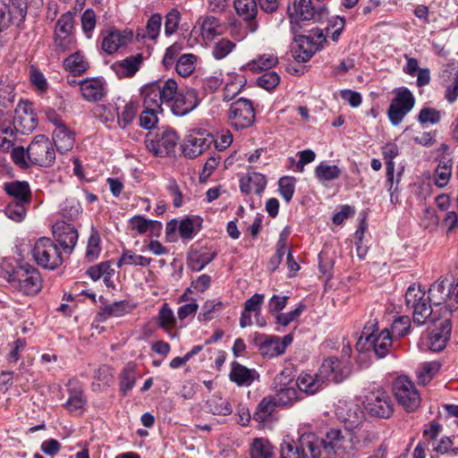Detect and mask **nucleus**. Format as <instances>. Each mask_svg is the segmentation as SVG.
Instances as JSON below:
<instances>
[{"label": "nucleus", "mask_w": 458, "mask_h": 458, "mask_svg": "<svg viewBox=\"0 0 458 458\" xmlns=\"http://www.w3.org/2000/svg\"><path fill=\"white\" fill-rule=\"evenodd\" d=\"M154 90L149 93L148 103L157 106V97L161 98L163 105L167 106L177 116H183L194 110L200 103L199 94L194 89L178 90V84L174 79L155 81Z\"/></svg>", "instance_id": "1"}, {"label": "nucleus", "mask_w": 458, "mask_h": 458, "mask_svg": "<svg viewBox=\"0 0 458 458\" xmlns=\"http://www.w3.org/2000/svg\"><path fill=\"white\" fill-rule=\"evenodd\" d=\"M365 431L347 428H332L323 439L318 437V458H354L361 444Z\"/></svg>", "instance_id": "2"}, {"label": "nucleus", "mask_w": 458, "mask_h": 458, "mask_svg": "<svg viewBox=\"0 0 458 458\" xmlns=\"http://www.w3.org/2000/svg\"><path fill=\"white\" fill-rule=\"evenodd\" d=\"M31 255L38 266L47 270H55L64 262L60 247L47 237L37 240L31 250Z\"/></svg>", "instance_id": "3"}, {"label": "nucleus", "mask_w": 458, "mask_h": 458, "mask_svg": "<svg viewBox=\"0 0 458 458\" xmlns=\"http://www.w3.org/2000/svg\"><path fill=\"white\" fill-rule=\"evenodd\" d=\"M374 327L375 324L372 323L369 327L368 326L364 327L361 335L356 343V350L363 353L373 352L377 358H383L387 354L389 348L392 346V337L387 329L378 334L375 332L369 333L370 328Z\"/></svg>", "instance_id": "4"}, {"label": "nucleus", "mask_w": 458, "mask_h": 458, "mask_svg": "<svg viewBox=\"0 0 458 458\" xmlns=\"http://www.w3.org/2000/svg\"><path fill=\"white\" fill-rule=\"evenodd\" d=\"M434 306L443 308L452 314L458 309V283H451L447 279H441L431 284L427 297Z\"/></svg>", "instance_id": "5"}, {"label": "nucleus", "mask_w": 458, "mask_h": 458, "mask_svg": "<svg viewBox=\"0 0 458 458\" xmlns=\"http://www.w3.org/2000/svg\"><path fill=\"white\" fill-rule=\"evenodd\" d=\"M7 281L11 286L25 295L38 293L42 286L41 276L34 267H21L9 274Z\"/></svg>", "instance_id": "6"}, {"label": "nucleus", "mask_w": 458, "mask_h": 458, "mask_svg": "<svg viewBox=\"0 0 458 458\" xmlns=\"http://www.w3.org/2000/svg\"><path fill=\"white\" fill-rule=\"evenodd\" d=\"M317 445L318 437L304 433L297 442L284 440L282 443L280 458H318Z\"/></svg>", "instance_id": "7"}, {"label": "nucleus", "mask_w": 458, "mask_h": 458, "mask_svg": "<svg viewBox=\"0 0 458 458\" xmlns=\"http://www.w3.org/2000/svg\"><path fill=\"white\" fill-rule=\"evenodd\" d=\"M405 302L408 309L412 310V320L417 326L426 323L431 315V306L428 303L426 293L420 284H413L405 293Z\"/></svg>", "instance_id": "8"}, {"label": "nucleus", "mask_w": 458, "mask_h": 458, "mask_svg": "<svg viewBox=\"0 0 458 458\" xmlns=\"http://www.w3.org/2000/svg\"><path fill=\"white\" fill-rule=\"evenodd\" d=\"M289 16L293 33L297 32L299 21H321L327 16L325 6L315 8L311 0H294L293 8H289Z\"/></svg>", "instance_id": "9"}, {"label": "nucleus", "mask_w": 458, "mask_h": 458, "mask_svg": "<svg viewBox=\"0 0 458 458\" xmlns=\"http://www.w3.org/2000/svg\"><path fill=\"white\" fill-rule=\"evenodd\" d=\"M28 158L32 164L48 167L55 160V151L52 141L45 135H38L27 149Z\"/></svg>", "instance_id": "10"}, {"label": "nucleus", "mask_w": 458, "mask_h": 458, "mask_svg": "<svg viewBox=\"0 0 458 458\" xmlns=\"http://www.w3.org/2000/svg\"><path fill=\"white\" fill-rule=\"evenodd\" d=\"M179 137L173 130H164L156 134L149 133L145 141L146 148L157 157L173 154L178 144Z\"/></svg>", "instance_id": "11"}, {"label": "nucleus", "mask_w": 458, "mask_h": 458, "mask_svg": "<svg viewBox=\"0 0 458 458\" xmlns=\"http://www.w3.org/2000/svg\"><path fill=\"white\" fill-rule=\"evenodd\" d=\"M452 331V323L450 318H445L437 321L434 326L428 329L421 344L428 351L438 352L443 351L450 339Z\"/></svg>", "instance_id": "12"}, {"label": "nucleus", "mask_w": 458, "mask_h": 458, "mask_svg": "<svg viewBox=\"0 0 458 458\" xmlns=\"http://www.w3.org/2000/svg\"><path fill=\"white\" fill-rule=\"evenodd\" d=\"M213 142L214 138L210 132L203 129H193L185 136L182 152L185 157L194 158L208 149Z\"/></svg>", "instance_id": "13"}, {"label": "nucleus", "mask_w": 458, "mask_h": 458, "mask_svg": "<svg viewBox=\"0 0 458 458\" xmlns=\"http://www.w3.org/2000/svg\"><path fill=\"white\" fill-rule=\"evenodd\" d=\"M228 119L231 125L236 130L249 128L255 120L252 103L242 98L233 102L228 110Z\"/></svg>", "instance_id": "14"}, {"label": "nucleus", "mask_w": 458, "mask_h": 458, "mask_svg": "<svg viewBox=\"0 0 458 458\" xmlns=\"http://www.w3.org/2000/svg\"><path fill=\"white\" fill-rule=\"evenodd\" d=\"M362 403L366 411L374 417L388 418L393 413L390 397L379 388L366 394Z\"/></svg>", "instance_id": "15"}, {"label": "nucleus", "mask_w": 458, "mask_h": 458, "mask_svg": "<svg viewBox=\"0 0 458 458\" xmlns=\"http://www.w3.org/2000/svg\"><path fill=\"white\" fill-rule=\"evenodd\" d=\"M155 85L154 83H149L143 86L140 89V96L142 98V104L144 106V110L140 115V125L145 130L153 129L158 123V114L163 112L162 109V100L158 96L156 98L157 102V106H154L151 103L148 102L149 93L154 90Z\"/></svg>", "instance_id": "16"}, {"label": "nucleus", "mask_w": 458, "mask_h": 458, "mask_svg": "<svg viewBox=\"0 0 458 458\" xmlns=\"http://www.w3.org/2000/svg\"><path fill=\"white\" fill-rule=\"evenodd\" d=\"M290 383V377L284 372L276 376L274 379L275 394L271 396L278 406H291L301 399L298 390Z\"/></svg>", "instance_id": "17"}, {"label": "nucleus", "mask_w": 458, "mask_h": 458, "mask_svg": "<svg viewBox=\"0 0 458 458\" xmlns=\"http://www.w3.org/2000/svg\"><path fill=\"white\" fill-rule=\"evenodd\" d=\"M326 37L321 30H314L308 36H298L295 58L301 62L309 61L313 55L323 47Z\"/></svg>", "instance_id": "18"}, {"label": "nucleus", "mask_w": 458, "mask_h": 458, "mask_svg": "<svg viewBox=\"0 0 458 458\" xmlns=\"http://www.w3.org/2000/svg\"><path fill=\"white\" fill-rule=\"evenodd\" d=\"M386 167V182L388 183V191L390 192L391 202L397 204L399 202L398 182L401 173H397V181L394 182V158L399 155V148L395 143H387L382 150Z\"/></svg>", "instance_id": "19"}, {"label": "nucleus", "mask_w": 458, "mask_h": 458, "mask_svg": "<svg viewBox=\"0 0 458 458\" xmlns=\"http://www.w3.org/2000/svg\"><path fill=\"white\" fill-rule=\"evenodd\" d=\"M225 30V25L213 15L200 16L193 28V31H198L206 44L212 42L216 37L223 35Z\"/></svg>", "instance_id": "20"}, {"label": "nucleus", "mask_w": 458, "mask_h": 458, "mask_svg": "<svg viewBox=\"0 0 458 458\" xmlns=\"http://www.w3.org/2000/svg\"><path fill=\"white\" fill-rule=\"evenodd\" d=\"M319 372L324 375L325 382H341L349 373L348 360H342L335 357L327 358L324 360Z\"/></svg>", "instance_id": "21"}, {"label": "nucleus", "mask_w": 458, "mask_h": 458, "mask_svg": "<svg viewBox=\"0 0 458 458\" xmlns=\"http://www.w3.org/2000/svg\"><path fill=\"white\" fill-rule=\"evenodd\" d=\"M132 38L129 30L111 29L102 33V49L107 54H114L119 48L125 47Z\"/></svg>", "instance_id": "22"}, {"label": "nucleus", "mask_w": 458, "mask_h": 458, "mask_svg": "<svg viewBox=\"0 0 458 458\" xmlns=\"http://www.w3.org/2000/svg\"><path fill=\"white\" fill-rule=\"evenodd\" d=\"M53 233L64 252L71 253L78 241L75 227L64 222H58L53 226Z\"/></svg>", "instance_id": "23"}, {"label": "nucleus", "mask_w": 458, "mask_h": 458, "mask_svg": "<svg viewBox=\"0 0 458 458\" xmlns=\"http://www.w3.org/2000/svg\"><path fill=\"white\" fill-rule=\"evenodd\" d=\"M14 123L22 133L31 132L38 125L37 116L32 105L28 102L20 103L15 109Z\"/></svg>", "instance_id": "24"}, {"label": "nucleus", "mask_w": 458, "mask_h": 458, "mask_svg": "<svg viewBox=\"0 0 458 458\" xmlns=\"http://www.w3.org/2000/svg\"><path fill=\"white\" fill-rule=\"evenodd\" d=\"M324 375L318 373L301 372L296 380L298 392L307 395H312L321 390L326 382L323 379Z\"/></svg>", "instance_id": "25"}, {"label": "nucleus", "mask_w": 458, "mask_h": 458, "mask_svg": "<svg viewBox=\"0 0 458 458\" xmlns=\"http://www.w3.org/2000/svg\"><path fill=\"white\" fill-rule=\"evenodd\" d=\"M254 342L263 356L272 358L284 353V345L281 344V339L278 336L258 334Z\"/></svg>", "instance_id": "26"}, {"label": "nucleus", "mask_w": 458, "mask_h": 458, "mask_svg": "<svg viewBox=\"0 0 458 458\" xmlns=\"http://www.w3.org/2000/svg\"><path fill=\"white\" fill-rule=\"evenodd\" d=\"M80 89L83 98L89 102L99 101L106 95V85L98 78L86 79L80 81Z\"/></svg>", "instance_id": "27"}, {"label": "nucleus", "mask_w": 458, "mask_h": 458, "mask_svg": "<svg viewBox=\"0 0 458 458\" xmlns=\"http://www.w3.org/2000/svg\"><path fill=\"white\" fill-rule=\"evenodd\" d=\"M117 106V125L121 129H125L134 121L138 112L139 104L136 101H125L121 98H116Z\"/></svg>", "instance_id": "28"}, {"label": "nucleus", "mask_w": 458, "mask_h": 458, "mask_svg": "<svg viewBox=\"0 0 458 458\" xmlns=\"http://www.w3.org/2000/svg\"><path fill=\"white\" fill-rule=\"evenodd\" d=\"M4 7L6 8L4 17L9 20L7 21V28L11 25L20 26L23 23L27 15V0H9Z\"/></svg>", "instance_id": "29"}, {"label": "nucleus", "mask_w": 458, "mask_h": 458, "mask_svg": "<svg viewBox=\"0 0 458 458\" xmlns=\"http://www.w3.org/2000/svg\"><path fill=\"white\" fill-rule=\"evenodd\" d=\"M53 141L57 151L61 154L72 149L75 142V133L66 124L55 127L53 131Z\"/></svg>", "instance_id": "30"}, {"label": "nucleus", "mask_w": 458, "mask_h": 458, "mask_svg": "<svg viewBox=\"0 0 458 458\" xmlns=\"http://www.w3.org/2000/svg\"><path fill=\"white\" fill-rule=\"evenodd\" d=\"M420 401V394L414 383L403 375V409L412 412L419 408Z\"/></svg>", "instance_id": "31"}, {"label": "nucleus", "mask_w": 458, "mask_h": 458, "mask_svg": "<svg viewBox=\"0 0 458 458\" xmlns=\"http://www.w3.org/2000/svg\"><path fill=\"white\" fill-rule=\"evenodd\" d=\"M131 228L139 234L148 233V236H159L162 230V224L156 220L147 219L142 216H134L130 221Z\"/></svg>", "instance_id": "32"}, {"label": "nucleus", "mask_w": 458, "mask_h": 458, "mask_svg": "<svg viewBox=\"0 0 458 458\" xmlns=\"http://www.w3.org/2000/svg\"><path fill=\"white\" fill-rule=\"evenodd\" d=\"M267 185V180L264 174L256 172H248V174L240 180L241 191L246 194H260Z\"/></svg>", "instance_id": "33"}, {"label": "nucleus", "mask_w": 458, "mask_h": 458, "mask_svg": "<svg viewBox=\"0 0 458 458\" xmlns=\"http://www.w3.org/2000/svg\"><path fill=\"white\" fill-rule=\"evenodd\" d=\"M229 377L231 381L238 386H249L259 377V374L255 369H250L237 362H233Z\"/></svg>", "instance_id": "34"}, {"label": "nucleus", "mask_w": 458, "mask_h": 458, "mask_svg": "<svg viewBox=\"0 0 458 458\" xmlns=\"http://www.w3.org/2000/svg\"><path fill=\"white\" fill-rule=\"evenodd\" d=\"M142 61V54H136L126 57L121 62L115 63L114 69L120 77H131L139 71Z\"/></svg>", "instance_id": "35"}, {"label": "nucleus", "mask_w": 458, "mask_h": 458, "mask_svg": "<svg viewBox=\"0 0 458 458\" xmlns=\"http://www.w3.org/2000/svg\"><path fill=\"white\" fill-rule=\"evenodd\" d=\"M135 308L136 304L128 301H114L105 305L99 313V317L101 320H106L111 317L119 318L131 313Z\"/></svg>", "instance_id": "36"}, {"label": "nucleus", "mask_w": 458, "mask_h": 458, "mask_svg": "<svg viewBox=\"0 0 458 458\" xmlns=\"http://www.w3.org/2000/svg\"><path fill=\"white\" fill-rule=\"evenodd\" d=\"M234 8L239 16L250 21V30L254 32L257 29L256 24L252 21L258 12L256 0H234Z\"/></svg>", "instance_id": "37"}, {"label": "nucleus", "mask_w": 458, "mask_h": 458, "mask_svg": "<svg viewBox=\"0 0 458 458\" xmlns=\"http://www.w3.org/2000/svg\"><path fill=\"white\" fill-rule=\"evenodd\" d=\"M278 64V57L273 53H266L258 55L253 60L248 62L244 69L253 72H260L262 71L269 70Z\"/></svg>", "instance_id": "38"}, {"label": "nucleus", "mask_w": 458, "mask_h": 458, "mask_svg": "<svg viewBox=\"0 0 458 458\" xmlns=\"http://www.w3.org/2000/svg\"><path fill=\"white\" fill-rule=\"evenodd\" d=\"M8 195L13 198V201L30 202L31 191L27 182H10L4 184Z\"/></svg>", "instance_id": "39"}, {"label": "nucleus", "mask_w": 458, "mask_h": 458, "mask_svg": "<svg viewBox=\"0 0 458 458\" xmlns=\"http://www.w3.org/2000/svg\"><path fill=\"white\" fill-rule=\"evenodd\" d=\"M407 59L406 66L403 69V72L411 76H417V86L423 87L430 82V72L427 68H420L418 60L412 57H408L405 55Z\"/></svg>", "instance_id": "40"}, {"label": "nucleus", "mask_w": 458, "mask_h": 458, "mask_svg": "<svg viewBox=\"0 0 458 458\" xmlns=\"http://www.w3.org/2000/svg\"><path fill=\"white\" fill-rule=\"evenodd\" d=\"M64 67L65 71L74 76H77L81 75L88 70L89 63L84 55L81 52L77 51L64 59Z\"/></svg>", "instance_id": "41"}, {"label": "nucleus", "mask_w": 458, "mask_h": 458, "mask_svg": "<svg viewBox=\"0 0 458 458\" xmlns=\"http://www.w3.org/2000/svg\"><path fill=\"white\" fill-rule=\"evenodd\" d=\"M276 406L271 395L264 397L258 404L253 419L260 423L269 422Z\"/></svg>", "instance_id": "42"}, {"label": "nucleus", "mask_w": 458, "mask_h": 458, "mask_svg": "<svg viewBox=\"0 0 458 458\" xmlns=\"http://www.w3.org/2000/svg\"><path fill=\"white\" fill-rule=\"evenodd\" d=\"M216 252L195 250L188 255V266L192 271L199 272L208 265L215 258Z\"/></svg>", "instance_id": "43"}, {"label": "nucleus", "mask_w": 458, "mask_h": 458, "mask_svg": "<svg viewBox=\"0 0 458 458\" xmlns=\"http://www.w3.org/2000/svg\"><path fill=\"white\" fill-rule=\"evenodd\" d=\"M68 392L69 397L64 404L65 409L71 412H82L87 403V400L81 387L80 386H71Z\"/></svg>", "instance_id": "44"}, {"label": "nucleus", "mask_w": 458, "mask_h": 458, "mask_svg": "<svg viewBox=\"0 0 458 458\" xmlns=\"http://www.w3.org/2000/svg\"><path fill=\"white\" fill-rule=\"evenodd\" d=\"M157 322L158 327L169 334L171 337L175 336V334H171V331L176 325V319L174 311L166 302L163 303L159 309Z\"/></svg>", "instance_id": "45"}, {"label": "nucleus", "mask_w": 458, "mask_h": 458, "mask_svg": "<svg viewBox=\"0 0 458 458\" xmlns=\"http://www.w3.org/2000/svg\"><path fill=\"white\" fill-rule=\"evenodd\" d=\"M151 262V258L137 254L131 250H123L117 261V267H122L123 266L127 265L145 267L149 266Z\"/></svg>", "instance_id": "46"}, {"label": "nucleus", "mask_w": 458, "mask_h": 458, "mask_svg": "<svg viewBox=\"0 0 458 458\" xmlns=\"http://www.w3.org/2000/svg\"><path fill=\"white\" fill-rule=\"evenodd\" d=\"M441 363L438 360H431L421 363L417 369V378L421 385H427L438 373Z\"/></svg>", "instance_id": "47"}, {"label": "nucleus", "mask_w": 458, "mask_h": 458, "mask_svg": "<svg viewBox=\"0 0 458 458\" xmlns=\"http://www.w3.org/2000/svg\"><path fill=\"white\" fill-rule=\"evenodd\" d=\"M206 405L208 411L214 415L227 416L233 412L229 401L216 394L208 399Z\"/></svg>", "instance_id": "48"}, {"label": "nucleus", "mask_w": 458, "mask_h": 458, "mask_svg": "<svg viewBox=\"0 0 458 458\" xmlns=\"http://www.w3.org/2000/svg\"><path fill=\"white\" fill-rule=\"evenodd\" d=\"M251 458H275L274 447L263 437L255 438L250 446Z\"/></svg>", "instance_id": "49"}, {"label": "nucleus", "mask_w": 458, "mask_h": 458, "mask_svg": "<svg viewBox=\"0 0 458 458\" xmlns=\"http://www.w3.org/2000/svg\"><path fill=\"white\" fill-rule=\"evenodd\" d=\"M94 114L104 123L117 122L116 99L105 105L97 106Z\"/></svg>", "instance_id": "50"}, {"label": "nucleus", "mask_w": 458, "mask_h": 458, "mask_svg": "<svg viewBox=\"0 0 458 458\" xmlns=\"http://www.w3.org/2000/svg\"><path fill=\"white\" fill-rule=\"evenodd\" d=\"M244 86L243 78L238 75H232L225 82L222 98L224 101H230L236 97Z\"/></svg>", "instance_id": "51"}, {"label": "nucleus", "mask_w": 458, "mask_h": 458, "mask_svg": "<svg viewBox=\"0 0 458 458\" xmlns=\"http://www.w3.org/2000/svg\"><path fill=\"white\" fill-rule=\"evenodd\" d=\"M136 383V366L128 363L123 369L120 377V389L123 394L131 391Z\"/></svg>", "instance_id": "52"}, {"label": "nucleus", "mask_w": 458, "mask_h": 458, "mask_svg": "<svg viewBox=\"0 0 458 458\" xmlns=\"http://www.w3.org/2000/svg\"><path fill=\"white\" fill-rule=\"evenodd\" d=\"M101 251V239L100 234L95 228L90 231L89 237L88 239V244L86 249L85 257L89 261L97 259Z\"/></svg>", "instance_id": "53"}, {"label": "nucleus", "mask_w": 458, "mask_h": 458, "mask_svg": "<svg viewBox=\"0 0 458 458\" xmlns=\"http://www.w3.org/2000/svg\"><path fill=\"white\" fill-rule=\"evenodd\" d=\"M199 218L186 217L179 222L178 231L182 239H192L199 229Z\"/></svg>", "instance_id": "54"}, {"label": "nucleus", "mask_w": 458, "mask_h": 458, "mask_svg": "<svg viewBox=\"0 0 458 458\" xmlns=\"http://www.w3.org/2000/svg\"><path fill=\"white\" fill-rule=\"evenodd\" d=\"M196 56L192 54L181 55L175 64L176 72L182 77L190 76L195 70Z\"/></svg>", "instance_id": "55"}, {"label": "nucleus", "mask_w": 458, "mask_h": 458, "mask_svg": "<svg viewBox=\"0 0 458 458\" xmlns=\"http://www.w3.org/2000/svg\"><path fill=\"white\" fill-rule=\"evenodd\" d=\"M30 202L11 201L5 208V215L15 222H21L27 214Z\"/></svg>", "instance_id": "56"}, {"label": "nucleus", "mask_w": 458, "mask_h": 458, "mask_svg": "<svg viewBox=\"0 0 458 458\" xmlns=\"http://www.w3.org/2000/svg\"><path fill=\"white\" fill-rule=\"evenodd\" d=\"M224 309V303L218 300H208L202 307V311L199 315V318L204 321L212 320Z\"/></svg>", "instance_id": "57"}, {"label": "nucleus", "mask_w": 458, "mask_h": 458, "mask_svg": "<svg viewBox=\"0 0 458 458\" xmlns=\"http://www.w3.org/2000/svg\"><path fill=\"white\" fill-rule=\"evenodd\" d=\"M315 174L319 181H332L340 176V168L335 165H327L324 162L320 163L315 169Z\"/></svg>", "instance_id": "58"}, {"label": "nucleus", "mask_w": 458, "mask_h": 458, "mask_svg": "<svg viewBox=\"0 0 458 458\" xmlns=\"http://www.w3.org/2000/svg\"><path fill=\"white\" fill-rule=\"evenodd\" d=\"M439 220V216L434 208H425L420 216V226L433 232L438 227Z\"/></svg>", "instance_id": "59"}, {"label": "nucleus", "mask_w": 458, "mask_h": 458, "mask_svg": "<svg viewBox=\"0 0 458 458\" xmlns=\"http://www.w3.org/2000/svg\"><path fill=\"white\" fill-rule=\"evenodd\" d=\"M17 131L14 116L8 111L0 110V132L14 138Z\"/></svg>", "instance_id": "60"}, {"label": "nucleus", "mask_w": 458, "mask_h": 458, "mask_svg": "<svg viewBox=\"0 0 458 458\" xmlns=\"http://www.w3.org/2000/svg\"><path fill=\"white\" fill-rule=\"evenodd\" d=\"M345 26V19L344 17L336 16L329 21L327 27L326 38H328L334 42H337L341 33Z\"/></svg>", "instance_id": "61"}, {"label": "nucleus", "mask_w": 458, "mask_h": 458, "mask_svg": "<svg viewBox=\"0 0 458 458\" xmlns=\"http://www.w3.org/2000/svg\"><path fill=\"white\" fill-rule=\"evenodd\" d=\"M305 310V305L302 303H299L295 309L284 312V313H278L276 315V324L282 326V327H287L290 323L296 321L301 313Z\"/></svg>", "instance_id": "62"}, {"label": "nucleus", "mask_w": 458, "mask_h": 458, "mask_svg": "<svg viewBox=\"0 0 458 458\" xmlns=\"http://www.w3.org/2000/svg\"><path fill=\"white\" fill-rule=\"evenodd\" d=\"M295 178L292 176H284L279 179V191L286 202H289L293 199L295 191Z\"/></svg>", "instance_id": "63"}, {"label": "nucleus", "mask_w": 458, "mask_h": 458, "mask_svg": "<svg viewBox=\"0 0 458 458\" xmlns=\"http://www.w3.org/2000/svg\"><path fill=\"white\" fill-rule=\"evenodd\" d=\"M29 73L30 83L35 89L40 93L45 92L47 89L48 83L44 74L34 65H30Z\"/></svg>", "instance_id": "64"}]
</instances>
